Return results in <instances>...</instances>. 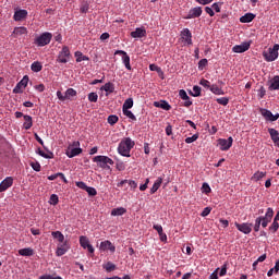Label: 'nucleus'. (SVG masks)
Returning a JSON list of instances; mask_svg holds the SVG:
<instances>
[{
    "instance_id": "53",
    "label": "nucleus",
    "mask_w": 279,
    "mask_h": 279,
    "mask_svg": "<svg viewBox=\"0 0 279 279\" xmlns=\"http://www.w3.org/2000/svg\"><path fill=\"white\" fill-rule=\"evenodd\" d=\"M197 138H199V134H194L192 137H186L185 143H187V145H191V143H195Z\"/></svg>"
},
{
    "instance_id": "33",
    "label": "nucleus",
    "mask_w": 279,
    "mask_h": 279,
    "mask_svg": "<svg viewBox=\"0 0 279 279\" xmlns=\"http://www.w3.org/2000/svg\"><path fill=\"white\" fill-rule=\"evenodd\" d=\"M124 184H129V186H131V189H136L138 186L136 181H133V180H122L120 183H118V186L121 187Z\"/></svg>"
},
{
    "instance_id": "40",
    "label": "nucleus",
    "mask_w": 279,
    "mask_h": 279,
    "mask_svg": "<svg viewBox=\"0 0 279 279\" xmlns=\"http://www.w3.org/2000/svg\"><path fill=\"white\" fill-rule=\"evenodd\" d=\"M265 175H267V172L257 171L253 174L252 180H254L255 182H258V180H263Z\"/></svg>"
},
{
    "instance_id": "26",
    "label": "nucleus",
    "mask_w": 279,
    "mask_h": 279,
    "mask_svg": "<svg viewBox=\"0 0 279 279\" xmlns=\"http://www.w3.org/2000/svg\"><path fill=\"white\" fill-rule=\"evenodd\" d=\"M100 90H105V93H107L106 97H108V95L114 93V84L111 82L106 83L104 86L100 87Z\"/></svg>"
},
{
    "instance_id": "14",
    "label": "nucleus",
    "mask_w": 279,
    "mask_h": 279,
    "mask_svg": "<svg viewBox=\"0 0 279 279\" xmlns=\"http://www.w3.org/2000/svg\"><path fill=\"white\" fill-rule=\"evenodd\" d=\"M114 56H122V62L125 69H128V71H132V65L130 64V56L128 54V52H125L124 50H117L114 52Z\"/></svg>"
},
{
    "instance_id": "43",
    "label": "nucleus",
    "mask_w": 279,
    "mask_h": 279,
    "mask_svg": "<svg viewBox=\"0 0 279 279\" xmlns=\"http://www.w3.org/2000/svg\"><path fill=\"white\" fill-rule=\"evenodd\" d=\"M190 95H192V97H199L202 95V87L195 85L193 92H190Z\"/></svg>"
},
{
    "instance_id": "16",
    "label": "nucleus",
    "mask_w": 279,
    "mask_h": 279,
    "mask_svg": "<svg viewBox=\"0 0 279 279\" xmlns=\"http://www.w3.org/2000/svg\"><path fill=\"white\" fill-rule=\"evenodd\" d=\"M108 250H110V252L112 254H114V252H117V247L112 244V242L106 240V241L100 243L99 251L100 252H106Z\"/></svg>"
},
{
    "instance_id": "18",
    "label": "nucleus",
    "mask_w": 279,
    "mask_h": 279,
    "mask_svg": "<svg viewBox=\"0 0 279 279\" xmlns=\"http://www.w3.org/2000/svg\"><path fill=\"white\" fill-rule=\"evenodd\" d=\"M181 38L184 40V43H187V45H193V34L189 28H184L181 32Z\"/></svg>"
},
{
    "instance_id": "44",
    "label": "nucleus",
    "mask_w": 279,
    "mask_h": 279,
    "mask_svg": "<svg viewBox=\"0 0 279 279\" xmlns=\"http://www.w3.org/2000/svg\"><path fill=\"white\" fill-rule=\"evenodd\" d=\"M104 269H106V271L110 272V271H114V269H117V265H114L112 262H108L107 264H105Z\"/></svg>"
},
{
    "instance_id": "51",
    "label": "nucleus",
    "mask_w": 279,
    "mask_h": 279,
    "mask_svg": "<svg viewBox=\"0 0 279 279\" xmlns=\"http://www.w3.org/2000/svg\"><path fill=\"white\" fill-rule=\"evenodd\" d=\"M205 66H208V59H202L199 62H198V70L199 71H204V68Z\"/></svg>"
},
{
    "instance_id": "63",
    "label": "nucleus",
    "mask_w": 279,
    "mask_h": 279,
    "mask_svg": "<svg viewBox=\"0 0 279 279\" xmlns=\"http://www.w3.org/2000/svg\"><path fill=\"white\" fill-rule=\"evenodd\" d=\"M209 279H219V268L209 276Z\"/></svg>"
},
{
    "instance_id": "31",
    "label": "nucleus",
    "mask_w": 279,
    "mask_h": 279,
    "mask_svg": "<svg viewBox=\"0 0 279 279\" xmlns=\"http://www.w3.org/2000/svg\"><path fill=\"white\" fill-rule=\"evenodd\" d=\"M58 178H61V180H63L64 184L69 183V181L66 180V177H64V173H62V172H58L56 174L49 175L48 180L53 181V180H57Z\"/></svg>"
},
{
    "instance_id": "3",
    "label": "nucleus",
    "mask_w": 279,
    "mask_h": 279,
    "mask_svg": "<svg viewBox=\"0 0 279 279\" xmlns=\"http://www.w3.org/2000/svg\"><path fill=\"white\" fill-rule=\"evenodd\" d=\"M57 97L60 101H73V97H77V90L74 88H68L64 94L62 92H57Z\"/></svg>"
},
{
    "instance_id": "47",
    "label": "nucleus",
    "mask_w": 279,
    "mask_h": 279,
    "mask_svg": "<svg viewBox=\"0 0 279 279\" xmlns=\"http://www.w3.org/2000/svg\"><path fill=\"white\" fill-rule=\"evenodd\" d=\"M109 125H114L117 123H119V117L112 114V116H109L108 119H107Z\"/></svg>"
},
{
    "instance_id": "1",
    "label": "nucleus",
    "mask_w": 279,
    "mask_h": 279,
    "mask_svg": "<svg viewBox=\"0 0 279 279\" xmlns=\"http://www.w3.org/2000/svg\"><path fill=\"white\" fill-rule=\"evenodd\" d=\"M272 219H274V208L268 207L265 216H259L255 219L254 232H259L260 226L262 228H267V226L271 223Z\"/></svg>"
},
{
    "instance_id": "25",
    "label": "nucleus",
    "mask_w": 279,
    "mask_h": 279,
    "mask_svg": "<svg viewBox=\"0 0 279 279\" xmlns=\"http://www.w3.org/2000/svg\"><path fill=\"white\" fill-rule=\"evenodd\" d=\"M155 108H161V110H171V105L166 100L155 101Z\"/></svg>"
},
{
    "instance_id": "52",
    "label": "nucleus",
    "mask_w": 279,
    "mask_h": 279,
    "mask_svg": "<svg viewBox=\"0 0 279 279\" xmlns=\"http://www.w3.org/2000/svg\"><path fill=\"white\" fill-rule=\"evenodd\" d=\"M58 202H60V198L58 197V195L52 194V195L50 196V204H51L52 206H58Z\"/></svg>"
},
{
    "instance_id": "64",
    "label": "nucleus",
    "mask_w": 279,
    "mask_h": 279,
    "mask_svg": "<svg viewBox=\"0 0 279 279\" xmlns=\"http://www.w3.org/2000/svg\"><path fill=\"white\" fill-rule=\"evenodd\" d=\"M153 228L158 232V234H161V232H163L161 225H154Z\"/></svg>"
},
{
    "instance_id": "37",
    "label": "nucleus",
    "mask_w": 279,
    "mask_h": 279,
    "mask_svg": "<svg viewBox=\"0 0 279 279\" xmlns=\"http://www.w3.org/2000/svg\"><path fill=\"white\" fill-rule=\"evenodd\" d=\"M209 90L214 94V95H226V92H223V89L219 88V86L213 84L209 87Z\"/></svg>"
},
{
    "instance_id": "46",
    "label": "nucleus",
    "mask_w": 279,
    "mask_h": 279,
    "mask_svg": "<svg viewBox=\"0 0 279 279\" xmlns=\"http://www.w3.org/2000/svg\"><path fill=\"white\" fill-rule=\"evenodd\" d=\"M216 101H217V104H219L220 106H228V104H230V98H228V97H221V98H217Z\"/></svg>"
},
{
    "instance_id": "11",
    "label": "nucleus",
    "mask_w": 279,
    "mask_h": 279,
    "mask_svg": "<svg viewBox=\"0 0 279 279\" xmlns=\"http://www.w3.org/2000/svg\"><path fill=\"white\" fill-rule=\"evenodd\" d=\"M69 250H71V245L69 244V241L63 240L62 243L59 242L56 254L57 256H64V254H66Z\"/></svg>"
},
{
    "instance_id": "55",
    "label": "nucleus",
    "mask_w": 279,
    "mask_h": 279,
    "mask_svg": "<svg viewBox=\"0 0 279 279\" xmlns=\"http://www.w3.org/2000/svg\"><path fill=\"white\" fill-rule=\"evenodd\" d=\"M199 84H201V86H204V88H209V89L213 86V85H210V81H208L206 78L201 80Z\"/></svg>"
},
{
    "instance_id": "29",
    "label": "nucleus",
    "mask_w": 279,
    "mask_h": 279,
    "mask_svg": "<svg viewBox=\"0 0 279 279\" xmlns=\"http://www.w3.org/2000/svg\"><path fill=\"white\" fill-rule=\"evenodd\" d=\"M128 213V209L124 207L114 208L111 210L112 217H121L122 215H125Z\"/></svg>"
},
{
    "instance_id": "13",
    "label": "nucleus",
    "mask_w": 279,
    "mask_h": 279,
    "mask_svg": "<svg viewBox=\"0 0 279 279\" xmlns=\"http://www.w3.org/2000/svg\"><path fill=\"white\" fill-rule=\"evenodd\" d=\"M259 112H260V114H262V117H264V119L266 120V121H271V122H274V121H278V119H279V113H276V114H274L270 110H268V109H259Z\"/></svg>"
},
{
    "instance_id": "50",
    "label": "nucleus",
    "mask_w": 279,
    "mask_h": 279,
    "mask_svg": "<svg viewBox=\"0 0 279 279\" xmlns=\"http://www.w3.org/2000/svg\"><path fill=\"white\" fill-rule=\"evenodd\" d=\"M213 190L210 189V185L208 183H203L202 185V193H205V195H208Z\"/></svg>"
},
{
    "instance_id": "5",
    "label": "nucleus",
    "mask_w": 279,
    "mask_h": 279,
    "mask_svg": "<svg viewBox=\"0 0 279 279\" xmlns=\"http://www.w3.org/2000/svg\"><path fill=\"white\" fill-rule=\"evenodd\" d=\"M278 50L279 45H274L272 48L268 49V52H263L264 59L266 62H275V60H278Z\"/></svg>"
},
{
    "instance_id": "28",
    "label": "nucleus",
    "mask_w": 279,
    "mask_h": 279,
    "mask_svg": "<svg viewBox=\"0 0 279 279\" xmlns=\"http://www.w3.org/2000/svg\"><path fill=\"white\" fill-rule=\"evenodd\" d=\"M254 19H256V15H254L253 13H246L240 17V23H252Z\"/></svg>"
},
{
    "instance_id": "22",
    "label": "nucleus",
    "mask_w": 279,
    "mask_h": 279,
    "mask_svg": "<svg viewBox=\"0 0 279 279\" xmlns=\"http://www.w3.org/2000/svg\"><path fill=\"white\" fill-rule=\"evenodd\" d=\"M80 154H82V148H72L69 146L65 150V156H68V158H75V156H80Z\"/></svg>"
},
{
    "instance_id": "20",
    "label": "nucleus",
    "mask_w": 279,
    "mask_h": 279,
    "mask_svg": "<svg viewBox=\"0 0 279 279\" xmlns=\"http://www.w3.org/2000/svg\"><path fill=\"white\" fill-rule=\"evenodd\" d=\"M145 36H147L145 27H137L135 31L131 32L132 38H145Z\"/></svg>"
},
{
    "instance_id": "8",
    "label": "nucleus",
    "mask_w": 279,
    "mask_h": 279,
    "mask_svg": "<svg viewBox=\"0 0 279 279\" xmlns=\"http://www.w3.org/2000/svg\"><path fill=\"white\" fill-rule=\"evenodd\" d=\"M29 83V76L25 75L21 82L16 84V86L13 88V93L15 95H19L23 93V88H27V84Z\"/></svg>"
},
{
    "instance_id": "36",
    "label": "nucleus",
    "mask_w": 279,
    "mask_h": 279,
    "mask_svg": "<svg viewBox=\"0 0 279 279\" xmlns=\"http://www.w3.org/2000/svg\"><path fill=\"white\" fill-rule=\"evenodd\" d=\"M51 236L53 239H57L59 243H64V234H62L60 231H52Z\"/></svg>"
},
{
    "instance_id": "23",
    "label": "nucleus",
    "mask_w": 279,
    "mask_h": 279,
    "mask_svg": "<svg viewBox=\"0 0 279 279\" xmlns=\"http://www.w3.org/2000/svg\"><path fill=\"white\" fill-rule=\"evenodd\" d=\"M268 134H270L271 141L279 147V132L276 129H268Z\"/></svg>"
},
{
    "instance_id": "48",
    "label": "nucleus",
    "mask_w": 279,
    "mask_h": 279,
    "mask_svg": "<svg viewBox=\"0 0 279 279\" xmlns=\"http://www.w3.org/2000/svg\"><path fill=\"white\" fill-rule=\"evenodd\" d=\"M98 99H99V96L97 95V93L88 94V101H90L92 104H97Z\"/></svg>"
},
{
    "instance_id": "7",
    "label": "nucleus",
    "mask_w": 279,
    "mask_h": 279,
    "mask_svg": "<svg viewBox=\"0 0 279 279\" xmlns=\"http://www.w3.org/2000/svg\"><path fill=\"white\" fill-rule=\"evenodd\" d=\"M69 58H71V50L66 46L62 48V50L59 52L57 61L60 64H66L69 62Z\"/></svg>"
},
{
    "instance_id": "58",
    "label": "nucleus",
    "mask_w": 279,
    "mask_h": 279,
    "mask_svg": "<svg viewBox=\"0 0 279 279\" xmlns=\"http://www.w3.org/2000/svg\"><path fill=\"white\" fill-rule=\"evenodd\" d=\"M213 210V208L210 207H205L201 214L202 217H208V215H210V211Z\"/></svg>"
},
{
    "instance_id": "21",
    "label": "nucleus",
    "mask_w": 279,
    "mask_h": 279,
    "mask_svg": "<svg viewBox=\"0 0 279 279\" xmlns=\"http://www.w3.org/2000/svg\"><path fill=\"white\" fill-rule=\"evenodd\" d=\"M179 96L183 99V101H185L184 102L185 108H191V106H193V101H191V97H189V95L186 94V90L180 89Z\"/></svg>"
},
{
    "instance_id": "56",
    "label": "nucleus",
    "mask_w": 279,
    "mask_h": 279,
    "mask_svg": "<svg viewBox=\"0 0 279 279\" xmlns=\"http://www.w3.org/2000/svg\"><path fill=\"white\" fill-rule=\"evenodd\" d=\"M31 167H32V169H34V171H40V169H41L40 162H38V161H35V162L32 161Z\"/></svg>"
},
{
    "instance_id": "41",
    "label": "nucleus",
    "mask_w": 279,
    "mask_h": 279,
    "mask_svg": "<svg viewBox=\"0 0 279 279\" xmlns=\"http://www.w3.org/2000/svg\"><path fill=\"white\" fill-rule=\"evenodd\" d=\"M37 154H39L41 156V158H46V159H51L53 158V153L48 151V154H46L45 151H43V149L38 148L37 149Z\"/></svg>"
},
{
    "instance_id": "30",
    "label": "nucleus",
    "mask_w": 279,
    "mask_h": 279,
    "mask_svg": "<svg viewBox=\"0 0 279 279\" xmlns=\"http://www.w3.org/2000/svg\"><path fill=\"white\" fill-rule=\"evenodd\" d=\"M269 90H279V75H276L270 81Z\"/></svg>"
},
{
    "instance_id": "27",
    "label": "nucleus",
    "mask_w": 279,
    "mask_h": 279,
    "mask_svg": "<svg viewBox=\"0 0 279 279\" xmlns=\"http://www.w3.org/2000/svg\"><path fill=\"white\" fill-rule=\"evenodd\" d=\"M34 125V120L32 119V116H24V123L23 128L24 130H32V126Z\"/></svg>"
},
{
    "instance_id": "19",
    "label": "nucleus",
    "mask_w": 279,
    "mask_h": 279,
    "mask_svg": "<svg viewBox=\"0 0 279 279\" xmlns=\"http://www.w3.org/2000/svg\"><path fill=\"white\" fill-rule=\"evenodd\" d=\"M250 49V43H243L241 45H235L232 48L233 53H245Z\"/></svg>"
},
{
    "instance_id": "45",
    "label": "nucleus",
    "mask_w": 279,
    "mask_h": 279,
    "mask_svg": "<svg viewBox=\"0 0 279 279\" xmlns=\"http://www.w3.org/2000/svg\"><path fill=\"white\" fill-rule=\"evenodd\" d=\"M124 117H128V119H131L132 121H136V116L130 109L122 110Z\"/></svg>"
},
{
    "instance_id": "15",
    "label": "nucleus",
    "mask_w": 279,
    "mask_h": 279,
    "mask_svg": "<svg viewBox=\"0 0 279 279\" xmlns=\"http://www.w3.org/2000/svg\"><path fill=\"white\" fill-rule=\"evenodd\" d=\"M234 226L243 234H250L252 232V223H247V222L239 223V222H235Z\"/></svg>"
},
{
    "instance_id": "62",
    "label": "nucleus",
    "mask_w": 279,
    "mask_h": 279,
    "mask_svg": "<svg viewBox=\"0 0 279 279\" xmlns=\"http://www.w3.org/2000/svg\"><path fill=\"white\" fill-rule=\"evenodd\" d=\"M34 88H35V90H37L38 93H44V90H45V84L35 85Z\"/></svg>"
},
{
    "instance_id": "49",
    "label": "nucleus",
    "mask_w": 279,
    "mask_h": 279,
    "mask_svg": "<svg viewBox=\"0 0 279 279\" xmlns=\"http://www.w3.org/2000/svg\"><path fill=\"white\" fill-rule=\"evenodd\" d=\"M270 232L275 234V232H278L279 230V223L277 220H274L271 226L269 227Z\"/></svg>"
},
{
    "instance_id": "59",
    "label": "nucleus",
    "mask_w": 279,
    "mask_h": 279,
    "mask_svg": "<svg viewBox=\"0 0 279 279\" xmlns=\"http://www.w3.org/2000/svg\"><path fill=\"white\" fill-rule=\"evenodd\" d=\"M76 186H77L78 189H82L83 191H86V189L88 187V185H86V184L84 183V181H78V182H76Z\"/></svg>"
},
{
    "instance_id": "38",
    "label": "nucleus",
    "mask_w": 279,
    "mask_h": 279,
    "mask_svg": "<svg viewBox=\"0 0 279 279\" xmlns=\"http://www.w3.org/2000/svg\"><path fill=\"white\" fill-rule=\"evenodd\" d=\"M13 34H15V36H24L27 34V28L24 26L15 27Z\"/></svg>"
},
{
    "instance_id": "12",
    "label": "nucleus",
    "mask_w": 279,
    "mask_h": 279,
    "mask_svg": "<svg viewBox=\"0 0 279 279\" xmlns=\"http://www.w3.org/2000/svg\"><path fill=\"white\" fill-rule=\"evenodd\" d=\"M204 11L202 10V7H195L192 8L187 15L183 16V19H185L186 21L191 20V19H199V16H202V13Z\"/></svg>"
},
{
    "instance_id": "10",
    "label": "nucleus",
    "mask_w": 279,
    "mask_h": 279,
    "mask_svg": "<svg viewBox=\"0 0 279 279\" xmlns=\"http://www.w3.org/2000/svg\"><path fill=\"white\" fill-rule=\"evenodd\" d=\"M232 143H234V138H232V136H230L228 140L226 138L218 140V145L221 151H228V149L232 147Z\"/></svg>"
},
{
    "instance_id": "42",
    "label": "nucleus",
    "mask_w": 279,
    "mask_h": 279,
    "mask_svg": "<svg viewBox=\"0 0 279 279\" xmlns=\"http://www.w3.org/2000/svg\"><path fill=\"white\" fill-rule=\"evenodd\" d=\"M76 62L88 61V57L84 56V53L76 51L75 52Z\"/></svg>"
},
{
    "instance_id": "60",
    "label": "nucleus",
    "mask_w": 279,
    "mask_h": 279,
    "mask_svg": "<svg viewBox=\"0 0 279 279\" xmlns=\"http://www.w3.org/2000/svg\"><path fill=\"white\" fill-rule=\"evenodd\" d=\"M226 274H228V266L225 264L222 265L220 271H219V276H226Z\"/></svg>"
},
{
    "instance_id": "35",
    "label": "nucleus",
    "mask_w": 279,
    "mask_h": 279,
    "mask_svg": "<svg viewBox=\"0 0 279 279\" xmlns=\"http://www.w3.org/2000/svg\"><path fill=\"white\" fill-rule=\"evenodd\" d=\"M20 256H34V250L32 247H26L19 250Z\"/></svg>"
},
{
    "instance_id": "34",
    "label": "nucleus",
    "mask_w": 279,
    "mask_h": 279,
    "mask_svg": "<svg viewBox=\"0 0 279 279\" xmlns=\"http://www.w3.org/2000/svg\"><path fill=\"white\" fill-rule=\"evenodd\" d=\"M31 70L34 73H40V71H43V63H40L39 61L33 62L31 65Z\"/></svg>"
},
{
    "instance_id": "9",
    "label": "nucleus",
    "mask_w": 279,
    "mask_h": 279,
    "mask_svg": "<svg viewBox=\"0 0 279 279\" xmlns=\"http://www.w3.org/2000/svg\"><path fill=\"white\" fill-rule=\"evenodd\" d=\"M80 245L83 247V250H87L89 254H95V247L92 246L90 240H88L86 235L80 236Z\"/></svg>"
},
{
    "instance_id": "39",
    "label": "nucleus",
    "mask_w": 279,
    "mask_h": 279,
    "mask_svg": "<svg viewBox=\"0 0 279 279\" xmlns=\"http://www.w3.org/2000/svg\"><path fill=\"white\" fill-rule=\"evenodd\" d=\"M133 107H134V99L128 98L122 106V110H130V108H133Z\"/></svg>"
},
{
    "instance_id": "61",
    "label": "nucleus",
    "mask_w": 279,
    "mask_h": 279,
    "mask_svg": "<svg viewBox=\"0 0 279 279\" xmlns=\"http://www.w3.org/2000/svg\"><path fill=\"white\" fill-rule=\"evenodd\" d=\"M39 279H62V277H60V276L53 277L51 275H44V276H40Z\"/></svg>"
},
{
    "instance_id": "54",
    "label": "nucleus",
    "mask_w": 279,
    "mask_h": 279,
    "mask_svg": "<svg viewBox=\"0 0 279 279\" xmlns=\"http://www.w3.org/2000/svg\"><path fill=\"white\" fill-rule=\"evenodd\" d=\"M85 191L90 197H95V195H97V190L95 187L87 186Z\"/></svg>"
},
{
    "instance_id": "57",
    "label": "nucleus",
    "mask_w": 279,
    "mask_h": 279,
    "mask_svg": "<svg viewBox=\"0 0 279 279\" xmlns=\"http://www.w3.org/2000/svg\"><path fill=\"white\" fill-rule=\"evenodd\" d=\"M149 70L150 71H156L157 73H160L162 75V69H160V66H158L156 64H150Z\"/></svg>"
},
{
    "instance_id": "4",
    "label": "nucleus",
    "mask_w": 279,
    "mask_h": 279,
    "mask_svg": "<svg viewBox=\"0 0 279 279\" xmlns=\"http://www.w3.org/2000/svg\"><path fill=\"white\" fill-rule=\"evenodd\" d=\"M93 162H97L100 169H110L108 165H114V161L110 157L101 155L94 157Z\"/></svg>"
},
{
    "instance_id": "24",
    "label": "nucleus",
    "mask_w": 279,
    "mask_h": 279,
    "mask_svg": "<svg viewBox=\"0 0 279 279\" xmlns=\"http://www.w3.org/2000/svg\"><path fill=\"white\" fill-rule=\"evenodd\" d=\"M13 19H14V21H17V22L27 19V10L15 11Z\"/></svg>"
},
{
    "instance_id": "2",
    "label": "nucleus",
    "mask_w": 279,
    "mask_h": 279,
    "mask_svg": "<svg viewBox=\"0 0 279 279\" xmlns=\"http://www.w3.org/2000/svg\"><path fill=\"white\" fill-rule=\"evenodd\" d=\"M136 143L130 137H124L118 145V154L124 156V158H130V153L134 149Z\"/></svg>"
},
{
    "instance_id": "32",
    "label": "nucleus",
    "mask_w": 279,
    "mask_h": 279,
    "mask_svg": "<svg viewBox=\"0 0 279 279\" xmlns=\"http://www.w3.org/2000/svg\"><path fill=\"white\" fill-rule=\"evenodd\" d=\"M162 185V178H158L153 187L150 189V195H154V193H156L158 191V189H160V186Z\"/></svg>"
},
{
    "instance_id": "17",
    "label": "nucleus",
    "mask_w": 279,
    "mask_h": 279,
    "mask_svg": "<svg viewBox=\"0 0 279 279\" xmlns=\"http://www.w3.org/2000/svg\"><path fill=\"white\" fill-rule=\"evenodd\" d=\"M14 184V179L12 177H7L1 183H0V193H3L4 191H8L10 186Z\"/></svg>"
},
{
    "instance_id": "6",
    "label": "nucleus",
    "mask_w": 279,
    "mask_h": 279,
    "mask_svg": "<svg viewBox=\"0 0 279 279\" xmlns=\"http://www.w3.org/2000/svg\"><path fill=\"white\" fill-rule=\"evenodd\" d=\"M52 38L53 35L51 33L46 32L35 39V45H37V47H45L49 45V43H51Z\"/></svg>"
}]
</instances>
